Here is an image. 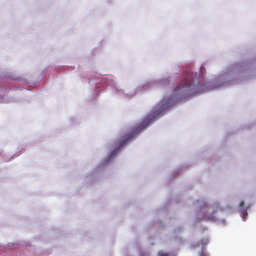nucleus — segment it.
Returning <instances> with one entry per match:
<instances>
[{"instance_id": "f257e3e1", "label": "nucleus", "mask_w": 256, "mask_h": 256, "mask_svg": "<svg viewBox=\"0 0 256 256\" xmlns=\"http://www.w3.org/2000/svg\"><path fill=\"white\" fill-rule=\"evenodd\" d=\"M194 74L192 72L186 74L184 76L182 80L174 89V94L176 96H181L184 92H190L191 91L194 92H201L208 90L209 89L208 86H206L205 85L200 83L198 84V86L196 88H194V80H197L198 78L196 74H194Z\"/></svg>"}, {"instance_id": "f03ea898", "label": "nucleus", "mask_w": 256, "mask_h": 256, "mask_svg": "<svg viewBox=\"0 0 256 256\" xmlns=\"http://www.w3.org/2000/svg\"><path fill=\"white\" fill-rule=\"evenodd\" d=\"M154 118H150V116L146 117L140 124L132 128L130 133L124 135L118 142L116 148L110 152V159L115 156L121 148L124 146L135 134H138L146 127Z\"/></svg>"}, {"instance_id": "7ed1b4c3", "label": "nucleus", "mask_w": 256, "mask_h": 256, "mask_svg": "<svg viewBox=\"0 0 256 256\" xmlns=\"http://www.w3.org/2000/svg\"><path fill=\"white\" fill-rule=\"evenodd\" d=\"M244 204L243 201H242L239 204L240 208V210L243 213L245 214L246 213L247 209L244 207Z\"/></svg>"}, {"instance_id": "20e7f679", "label": "nucleus", "mask_w": 256, "mask_h": 256, "mask_svg": "<svg viewBox=\"0 0 256 256\" xmlns=\"http://www.w3.org/2000/svg\"><path fill=\"white\" fill-rule=\"evenodd\" d=\"M158 256H168V254L163 252H160L158 254Z\"/></svg>"}, {"instance_id": "39448f33", "label": "nucleus", "mask_w": 256, "mask_h": 256, "mask_svg": "<svg viewBox=\"0 0 256 256\" xmlns=\"http://www.w3.org/2000/svg\"><path fill=\"white\" fill-rule=\"evenodd\" d=\"M214 219H215V218L213 216H209L208 218V220H214Z\"/></svg>"}]
</instances>
